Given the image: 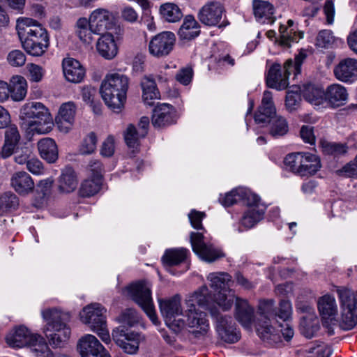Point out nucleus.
<instances>
[{"label": "nucleus", "mask_w": 357, "mask_h": 357, "mask_svg": "<svg viewBox=\"0 0 357 357\" xmlns=\"http://www.w3.org/2000/svg\"><path fill=\"white\" fill-rule=\"evenodd\" d=\"M211 301L212 298L206 285L201 287L185 301L187 308L184 314L186 318L184 321L185 326H187L191 328L192 333L196 337L206 335L210 328L206 314L197 307L209 310L211 315L214 316L215 312L213 310L214 304L211 303Z\"/></svg>", "instance_id": "1"}, {"label": "nucleus", "mask_w": 357, "mask_h": 357, "mask_svg": "<svg viewBox=\"0 0 357 357\" xmlns=\"http://www.w3.org/2000/svg\"><path fill=\"white\" fill-rule=\"evenodd\" d=\"M16 30L23 49L33 56L45 54L50 45L47 30L36 20L19 17L16 21Z\"/></svg>", "instance_id": "2"}, {"label": "nucleus", "mask_w": 357, "mask_h": 357, "mask_svg": "<svg viewBox=\"0 0 357 357\" xmlns=\"http://www.w3.org/2000/svg\"><path fill=\"white\" fill-rule=\"evenodd\" d=\"M41 314L45 321L43 332L50 344L54 348L64 347L70 336V328L68 326L70 314L53 307L42 310Z\"/></svg>", "instance_id": "3"}, {"label": "nucleus", "mask_w": 357, "mask_h": 357, "mask_svg": "<svg viewBox=\"0 0 357 357\" xmlns=\"http://www.w3.org/2000/svg\"><path fill=\"white\" fill-rule=\"evenodd\" d=\"M129 88V79L119 72L109 73L102 81L100 92L106 105L119 112L123 107Z\"/></svg>", "instance_id": "4"}, {"label": "nucleus", "mask_w": 357, "mask_h": 357, "mask_svg": "<svg viewBox=\"0 0 357 357\" xmlns=\"http://www.w3.org/2000/svg\"><path fill=\"white\" fill-rule=\"evenodd\" d=\"M20 118L26 128L33 133L47 134L54 127L50 109L42 102L29 101L20 109Z\"/></svg>", "instance_id": "5"}, {"label": "nucleus", "mask_w": 357, "mask_h": 357, "mask_svg": "<svg viewBox=\"0 0 357 357\" xmlns=\"http://www.w3.org/2000/svg\"><path fill=\"white\" fill-rule=\"evenodd\" d=\"M255 121L257 124L269 123V133L273 137L285 135L289 131L287 120L276 115V109L273 102V95L269 91L263 94L261 105L255 114Z\"/></svg>", "instance_id": "6"}, {"label": "nucleus", "mask_w": 357, "mask_h": 357, "mask_svg": "<svg viewBox=\"0 0 357 357\" xmlns=\"http://www.w3.org/2000/svg\"><path fill=\"white\" fill-rule=\"evenodd\" d=\"M275 301L273 299L262 300L258 305L256 330L259 337L266 344L275 345L281 342V334L273 324L275 313Z\"/></svg>", "instance_id": "7"}, {"label": "nucleus", "mask_w": 357, "mask_h": 357, "mask_svg": "<svg viewBox=\"0 0 357 357\" xmlns=\"http://www.w3.org/2000/svg\"><path fill=\"white\" fill-rule=\"evenodd\" d=\"M231 276L225 272L211 273L207 276L210 287L217 294L211 296L213 304H216L222 310H229L234 301V291L229 289Z\"/></svg>", "instance_id": "8"}, {"label": "nucleus", "mask_w": 357, "mask_h": 357, "mask_svg": "<svg viewBox=\"0 0 357 357\" xmlns=\"http://www.w3.org/2000/svg\"><path fill=\"white\" fill-rule=\"evenodd\" d=\"M105 313L106 309L102 305L94 303L82 309L79 312V318L104 342L107 343L110 341V336L107 328Z\"/></svg>", "instance_id": "9"}, {"label": "nucleus", "mask_w": 357, "mask_h": 357, "mask_svg": "<svg viewBox=\"0 0 357 357\" xmlns=\"http://www.w3.org/2000/svg\"><path fill=\"white\" fill-rule=\"evenodd\" d=\"M123 294L137 303L145 312L151 321L156 324L158 319L155 314L150 284L146 282H138L126 287Z\"/></svg>", "instance_id": "10"}, {"label": "nucleus", "mask_w": 357, "mask_h": 357, "mask_svg": "<svg viewBox=\"0 0 357 357\" xmlns=\"http://www.w3.org/2000/svg\"><path fill=\"white\" fill-rule=\"evenodd\" d=\"M341 308V326L351 330L357 324V301L351 289L346 287L335 286Z\"/></svg>", "instance_id": "11"}, {"label": "nucleus", "mask_w": 357, "mask_h": 357, "mask_svg": "<svg viewBox=\"0 0 357 357\" xmlns=\"http://www.w3.org/2000/svg\"><path fill=\"white\" fill-rule=\"evenodd\" d=\"M160 312L164 317L167 326L175 333H179L185 327L181 301L176 295L167 299L158 300Z\"/></svg>", "instance_id": "12"}, {"label": "nucleus", "mask_w": 357, "mask_h": 357, "mask_svg": "<svg viewBox=\"0 0 357 357\" xmlns=\"http://www.w3.org/2000/svg\"><path fill=\"white\" fill-rule=\"evenodd\" d=\"M190 239L192 250L201 259L213 262L225 257L220 248L207 241L204 232H191Z\"/></svg>", "instance_id": "13"}, {"label": "nucleus", "mask_w": 357, "mask_h": 357, "mask_svg": "<svg viewBox=\"0 0 357 357\" xmlns=\"http://www.w3.org/2000/svg\"><path fill=\"white\" fill-rule=\"evenodd\" d=\"M225 10L223 5L219 1H208L199 10V20L202 23L209 26H225Z\"/></svg>", "instance_id": "14"}, {"label": "nucleus", "mask_w": 357, "mask_h": 357, "mask_svg": "<svg viewBox=\"0 0 357 357\" xmlns=\"http://www.w3.org/2000/svg\"><path fill=\"white\" fill-rule=\"evenodd\" d=\"M176 36L172 31H162L153 36L148 45L149 54L155 58L168 56L174 49Z\"/></svg>", "instance_id": "15"}, {"label": "nucleus", "mask_w": 357, "mask_h": 357, "mask_svg": "<svg viewBox=\"0 0 357 357\" xmlns=\"http://www.w3.org/2000/svg\"><path fill=\"white\" fill-rule=\"evenodd\" d=\"M255 199H250L245 204L247 209L242 215L240 224L246 229L254 227L264 218L266 206L261 202V199L257 195H256Z\"/></svg>", "instance_id": "16"}, {"label": "nucleus", "mask_w": 357, "mask_h": 357, "mask_svg": "<svg viewBox=\"0 0 357 357\" xmlns=\"http://www.w3.org/2000/svg\"><path fill=\"white\" fill-rule=\"evenodd\" d=\"M94 34H102L112 25L114 15L112 11L104 8L93 10L87 19Z\"/></svg>", "instance_id": "17"}, {"label": "nucleus", "mask_w": 357, "mask_h": 357, "mask_svg": "<svg viewBox=\"0 0 357 357\" xmlns=\"http://www.w3.org/2000/svg\"><path fill=\"white\" fill-rule=\"evenodd\" d=\"M78 349L82 357H110L98 340L91 334L79 339Z\"/></svg>", "instance_id": "18"}, {"label": "nucleus", "mask_w": 357, "mask_h": 357, "mask_svg": "<svg viewBox=\"0 0 357 357\" xmlns=\"http://www.w3.org/2000/svg\"><path fill=\"white\" fill-rule=\"evenodd\" d=\"M76 112L77 106L72 101L64 102L60 106L55 118L56 125L60 132L68 133L71 130L75 123Z\"/></svg>", "instance_id": "19"}, {"label": "nucleus", "mask_w": 357, "mask_h": 357, "mask_svg": "<svg viewBox=\"0 0 357 357\" xmlns=\"http://www.w3.org/2000/svg\"><path fill=\"white\" fill-rule=\"evenodd\" d=\"M291 72V69L287 71L280 63H273L266 75L267 86L278 91L285 89L289 85V76Z\"/></svg>", "instance_id": "20"}, {"label": "nucleus", "mask_w": 357, "mask_h": 357, "mask_svg": "<svg viewBox=\"0 0 357 357\" xmlns=\"http://www.w3.org/2000/svg\"><path fill=\"white\" fill-rule=\"evenodd\" d=\"M292 313V307L291 303L287 300H282L280 303L279 311L276 315L282 319L284 323L278 324L274 322V326H278L280 329H278L281 334V339L283 337L285 340H290L294 336V329L287 322L291 318Z\"/></svg>", "instance_id": "21"}, {"label": "nucleus", "mask_w": 357, "mask_h": 357, "mask_svg": "<svg viewBox=\"0 0 357 357\" xmlns=\"http://www.w3.org/2000/svg\"><path fill=\"white\" fill-rule=\"evenodd\" d=\"M176 121V114L173 106L167 103H160L153 111L152 124L155 127L171 125Z\"/></svg>", "instance_id": "22"}, {"label": "nucleus", "mask_w": 357, "mask_h": 357, "mask_svg": "<svg viewBox=\"0 0 357 357\" xmlns=\"http://www.w3.org/2000/svg\"><path fill=\"white\" fill-rule=\"evenodd\" d=\"M337 79L345 83H352L357 79V60L347 58L341 60L334 68Z\"/></svg>", "instance_id": "23"}, {"label": "nucleus", "mask_w": 357, "mask_h": 357, "mask_svg": "<svg viewBox=\"0 0 357 357\" xmlns=\"http://www.w3.org/2000/svg\"><path fill=\"white\" fill-rule=\"evenodd\" d=\"M62 68L66 79L70 82L79 83L85 76V69L75 59L64 58L62 61Z\"/></svg>", "instance_id": "24"}, {"label": "nucleus", "mask_w": 357, "mask_h": 357, "mask_svg": "<svg viewBox=\"0 0 357 357\" xmlns=\"http://www.w3.org/2000/svg\"><path fill=\"white\" fill-rule=\"evenodd\" d=\"M256 199V194L250 190L245 188H236L226 193L225 195H220L219 201L220 204L227 207L230 206L238 202H243L245 204L250 199Z\"/></svg>", "instance_id": "25"}, {"label": "nucleus", "mask_w": 357, "mask_h": 357, "mask_svg": "<svg viewBox=\"0 0 357 357\" xmlns=\"http://www.w3.org/2000/svg\"><path fill=\"white\" fill-rule=\"evenodd\" d=\"M98 54L105 59H114L118 53V46L114 35L110 33H102L96 43Z\"/></svg>", "instance_id": "26"}, {"label": "nucleus", "mask_w": 357, "mask_h": 357, "mask_svg": "<svg viewBox=\"0 0 357 357\" xmlns=\"http://www.w3.org/2000/svg\"><path fill=\"white\" fill-rule=\"evenodd\" d=\"M235 318L245 328H251L254 318V308L246 300L235 296Z\"/></svg>", "instance_id": "27"}, {"label": "nucleus", "mask_w": 357, "mask_h": 357, "mask_svg": "<svg viewBox=\"0 0 357 357\" xmlns=\"http://www.w3.org/2000/svg\"><path fill=\"white\" fill-rule=\"evenodd\" d=\"M253 10L256 20L260 24H273L275 22V10L268 1H253Z\"/></svg>", "instance_id": "28"}, {"label": "nucleus", "mask_w": 357, "mask_h": 357, "mask_svg": "<svg viewBox=\"0 0 357 357\" xmlns=\"http://www.w3.org/2000/svg\"><path fill=\"white\" fill-rule=\"evenodd\" d=\"M216 330L220 337L227 342L233 343L240 338L239 333L232 324L231 317L217 318Z\"/></svg>", "instance_id": "29"}, {"label": "nucleus", "mask_w": 357, "mask_h": 357, "mask_svg": "<svg viewBox=\"0 0 357 357\" xmlns=\"http://www.w3.org/2000/svg\"><path fill=\"white\" fill-rule=\"evenodd\" d=\"M347 99L346 88L339 84L330 85L324 92V100L333 107L344 105Z\"/></svg>", "instance_id": "30"}, {"label": "nucleus", "mask_w": 357, "mask_h": 357, "mask_svg": "<svg viewBox=\"0 0 357 357\" xmlns=\"http://www.w3.org/2000/svg\"><path fill=\"white\" fill-rule=\"evenodd\" d=\"M13 189L21 195H26L33 192L35 184L31 176L25 172L15 173L10 179Z\"/></svg>", "instance_id": "31"}, {"label": "nucleus", "mask_w": 357, "mask_h": 357, "mask_svg": "<svg viewBox=\"0 0 357 357\" xmlns=\"http://www.w3.org/2000/svg\"><path fill=\"white\" fill-rule=\"evenodd\" d=\"M280 38L278 43L283 47L288 48L291 43H297L303 38L302 33H297L294 21L289 20L285 24H281L279 29Z\"/></svg>", "instance_id": "32"}, {"label": "nucleus", "mask_w": 357, "mask_h": 357, "mask_svg": "<svg viewBox=\"0 0 357 357\" xmlns=\"http://www.w3.org/2000/svg\"><path fill=\"white\" fill-rule=\"evenodd\" d=\"M33 333L25 326H21L10 331L6 337L7 344L13 348L26 347Z\"/></svg>", "instance_id": "33"}, {"label": "nucleus", "mask_w": 357, "mask_h": 357, "mask_svg": "<svg viewBox=\"0 0 357 357\" xmlns=\"http://www.w3.org/2000/svg\"><path fill=\"white\" fill-rule=\"evenodd\" d=\"M319 312L323 319L332 321L337 314V305L334 296L326 294L317 303Z\"/></svg>", "instance_id": "34"}, {"label": "nucleus", "mask_w": 357, "mask_h": 357, "mask_svg": "<svg viewBox=\"0 0 357 357\" xmlns=\"http://www.w3.org/2000/svg\"><path fill=\"white\" fill-rule=\"evenodd\" d=\"M38 149L41 158L50 163H53L58 159L57 145L52 138L45 137L38 141Z\"/></svg>", "instance_id": "35"}, {"label": "nucleus", "mask_w": 357, "mask_h": 357, "mask_svg": "<svg viewBox=\"0 0 357 357\" xmlns=\"http://www.w3.org/2000/svg\"><path fill=\"white\" fill-rule=\"evenodd\" d=\"M28 84L26 79L21 75H15L10 79L9 90L14 101L23 100L27 93Z\"/></svg>", "instance_id": "36"}, {"label": "nucleus", "mask_w": 357, "mask_h": 357, "mask_svg": "<svg viewBox=\"0 0 357 357\" xmlns=\"http://www.w3.org/2000/svg\"><path fill=\"white\" fill-rule=\"evenodd\" d=\"M77 178L75 171L70 167H66L61 172L59 181V189L63 192L74 191L77 186Z\"/></svg>", "instance_id": "37"}, {"label": "nucleus", "mask_w": 357, "mask_h": 357, "mask_svg": "<svg viewBox=\"0 0 357 357\" xmlns=\"http://www.w3.org/2000/svg\"><path fill=\"white\" fill-rule=\"evenodd\" d=\"M321 168L319 158L310 153H304L299 176H307L314 174Z\"/></svg>", "instance_id": "38"}, {"label": "nucleus", "mask_w": 357, "mask_h": 357, "mask_svg": "<svg viewBox=\"0 0 357 357\" xmlns=\"http://www.w3.org/2000/svg\"><path fill=\"white\" fill-rule=\"evenodd\" d=\"M36 357H52V353L45 340L38 334H33L27 346Z\"/></svg>", "instance_id": "39"}, {"label": "nucleus", "mask_w": 357, "mask_h": 357, "mask_svg": "<svg viewBox=\"0 0 357 357\" xmlns=\"http://www.w3.org/2000/svg\"><path fill=\"white\" fill-rule=\"evenodd\" d=\"M116 341L125 352L134 354L139 349V335L133 332L123 333L116 339Z\"/></svg>", "instance_id": "40"}, {"label": "nucleus", "mask_w": 357, "mask_h": 357, "mask_svg": "<svg viewBox=\"0 0 357 357\" xmlns=\"http://www.w3.org/2000/svg\"><path fill=\"white\" fill-rule=\"evenodd\" d=\"M188 255L189 250L183 248L170 249L165 252L162 260L166 265L176 266L185 262Z\"/></svg>", "instance_id": "41"}, {"label": "nucleus", "mask_w": 357, "mask_h": 357, "mask_svg": "<svg viewBox=\"0 0 357 357\" xmlns=\"http://www.w3.org/2000/svg\"><path fill=\"white\" fill-rule=\"evenodd\" d=\"M199 33V25L195 17L187 15L179 29L178 35L181 38L190 40L197 36Z\"/></svg>", "instance_id": "42"}, {"label": "nucleus", "mask_w": 357, "mask_h": 357, "mask_svg": "<svg viewBox=\"0 0 357 357\" xmlns=\"http://www.w3.org/2000/svg\"><path fill=\"white\" fill-rule=\"evenodd\" d=\"M142 99L145 104L151 105L154 100L160 98V93L156 87L155 81L149 77L142 80Z\"/></svg>", "instance_id": "43"}, {"label": "nucleus", "mask_w": 357, "mask_h": 357, "mask_svg": "<svg viewBox=\"0 0 357 357\" xmlns=\"http://www.w3.org/2000/svg\"><path fill=\"white\" fill-rule=\"evenodd\" d=\"M102 185V178H100V175L97 174L94 176H89V178L85 179L80 185L79 194L82 197H91L93 196L100 189Z\"/></svg>", "instance_id": "44"}, {"label": "nucleus", "mask_w": 357, "mask_h": 357, "mask_svg": "<svg viewBox=\"0 0 357 357\" xmlns=\"http://www.w3.org/2000/svg\"><path fill=\"white\" fill-rule=\"evenodd\" d=\"M160 13L162 17L168 22H176L183 17L179 7L173 3L162 4L160 7Z\"/></svg>", "instance_id": "45"}, {"label": "nucleus", "mask_w": 357, "mask_h": 357, "mask_svg": "<svg viewBox=\"0 0 357 357\" xmlns=\"http://www.w3.org/2000/svg\"><path fill=\"white\" fill-rule=\"evenodd\" d=\"M303 95L307 102L314 105H321L324 100V91L313 84L306 85L303 90Z\"/></svg>", "instance_id": "46"}, {"label": "nucleus", "mask_w": 357, "mask_h": 357, "mask_svg": "<svg viewBox=\"0 0 357 357\" xmlns=\"http://www.w3.org/2000/svg\"><path fill=\"white\" fill-rule=\"evenodd\" d=\"M76 34L84 43L89 44L93 40V32L91 31V24L86 17L78 19L76 23Z\"/></svg>", "instance_id": "47"}, {"label": "nucleus", "mask_w": 357, "mask_h": 357, "mask_svg": "<svg viewBox=\"0 0 357 357\" xmlns=\"http://www.w3.org/2000/svg\"><path fill=\"white\" fill-rule=\"evenodd\" d=\"M143 137H141V135H139V130L132 124L127 127L124 132L126 143L128 146L132 150V152L137 151L139 146V140Z\"/></svg>", "instance_id": "48"}, {"label": "nucleus", "mask_w": 357, "mask_h": 357, "mask_svg": "<svg viewBox=\"0 0 357 357\" xmlns=\"http://www.w3.org/2000/svg\"><path fill=\"white\" fill-rule=\"evenodd\" d=\"M321 145L324 153L335 157L343 155L348 151V146L346 144L323 141L321 142Z\"/></svg>", "instance_id": "49"}, {"label": "nucleus", "mask_w": 357, "mask_h": 357, "mask_svg": "<svg viewBox=\"0 0 357 357\" xmlns=\"http://www.w3.org/2000/svg\"><path fill=\"white\" fill-rule=\"evenodd\" d=\"M304 153H292L288 154L284 160L285 167L293 173L299 175Z\"/></svg>", "instance_id": "50"}, {"label": "nucleus", "mask_w": 357, "mask_h": 357, "mask_svg": "<svg viewBox=\"0 0 357 357\" xmlns=\"http://www.w3.org/2000/svg\"><path fill=\"white\" fill-rule=\"evenodd\" d=\"M97 137L94 132H90L83 139L79 151L82 155L93 153L96 149Z\"/></svg>", "instance_id": "51"}, {"label": "nucleus", "mask_w": 357, "mask_h": 357, "mask_svg": "<svg viewBox=\"0 0 357 357\" xmlns=\"http://www.w3.org/2000/svg\"><path fill=\"white\" fill-rule=\"evenodd\" d=\"M300 88L297 86H294L292 89L287 91L285 105L287 109L289 111L295 110L299 105L301 101V96L299 91Z\"/></svg>", "instance_id": "52"}, {"label": "nucleus", "mask_w": 357, "mask_h": 357, "mask_svg": "<svg viewBox=\"0 0 357 357\" xmlns=\"http://www.w3.org/2000/svg\"><path fill=\"white\" fill-rule=\"evenodd\" d=\"M334 41L335 37L333 33L328 30H323L317 37L316 45L319 47L328 48L333 44Z\"/></svg>", "instance_id": "53"}, {"label": "nucleus", "mask_w": 357, "mask_h": 357, "mask_svg": "<svg viewBox=\"0 0 357 357\" xmlns=\"http://www.w3.org/2000/svg\"><path fill=\"white\" fill-rule=\"evenodd\" d=\"M26 56L21 51L15 50L10 52L7 56L8 63L13 67H21L26 63Z\"/></svg>", "instance_id": "54"}, {"label": "nucleus", "mask_w": 357, "mask_h": 357, "mask_svg": "<svg viewBox=\"0 0 357 357\" xmlns=\"http://www.w3.org/2000/svg\"><path fill=\"white\" fill-rule=\"evenodd\" d=\"M26 68L29 73L30 81L39 82L43 79L45 70L42 66L31 63L27 64Z\"/></svg>", "instance_id": "55"}, {"label": "nucleus", "mask_w": 357, "mask_h": 357, "mask_svg": "<svg viewBox=\"0 0 357 357\" xmlns=\"http://www.w3.org/2000/svg\"><path fill=\"white\" fill-rule=\"evenodd\" d=\"M336 172L339 176L357 178V155L353 160L345 165L342 169L337 170Z\"/></svg>", "instance_id": "56"}, {"label": "nucleus", "mask_w": 357, "mask_h": 357, "mask_svg": "<svg viewBox=\"0 0 357 357\" xmlns=\"http://www.w3.org/2000/svg\"><path fill=\"white\" fill-rule=\"evenodd\" d=\"M306 55L303 53L300 52L295 58V61H293L291 59H288L284 63V68L286 70H289V69H291L293 70V73L295 75L299 74L301 72V66L303 61V60L305 59Z\"/></svg>", "instance_id": "57"}, {"label": "nucleus", "mask_w": 357, "mask_h": 357, "mask_svg": "<svg viewBox=\"0 0 357 357\" xmlns=\"http://www.w3.org/2000/svg\"><path fill=\"white\" fill-rule=\"evenodd\" d=\"M306 55L303 53L300 52L295 58V61H293L291 59H288L284 63V68L286 70H289V69H291L293 70V73L295 75L299 74L301 72V66L303 61V60L305 59Z\"/></svg>", "instance_id": "58"}, {"label": "nucleus", "mask_w": 357, "mask_h": 357, "mask_svg": "<svg viewBox=\"0 0 357 357\" xmlns=\"http://www.w3.org/2000/svg\"><path fill=\"white\" fill-rule=\"evenodd\" d=\"M1 211L15 209L18 206V198L13 193H5L1 195Z\"/></svg>", "instance_id": "59"}, {"label": "nucleus", "mask_w": 357, "mask_h": 357, "mask_svg": "<svg viewBox=\"0 0 357 357\" xmlns=\"http://www.w3.org/2000/svg\"><path fill=\"white\" fill-rule=\"evenodd\" d=\"M115 151V139L113 136H108L103 142L100 154L104 157H111Z\"/></svg>", "instance_id": "60"}, {"label": "nucleus", "mask_w": 357, "mask_h": 357, "mask_svg": "<svg viewBox=\"0 0 357 357\" xmlns=\"http://www.w3.org/2000/svg\"><path fill=\"white\" fill-rule=\"evenodd\" d=\"M118 319L121 324L131 326L138 321V317L135 310L127 309L119 316Z\"/></svg>", "instance_id": "61"}, {"label": "nucleus", "mask_w": 357, "mask_h": 357, "mask_svg": "<svg viewBox=\"0 0 357 357\" xmlns=\"http://www.w3.org/2000/svg\"><path fill=\"white\" fill-rule=\"evenodd\" d=\"M204 217V213L196 210H192L188 214V218L192 227L198 230H203L204 231H205L202 227V221Z\"/></svg>", "instance_id": "62"}, {"label": "nucleus", "mask_w": 357, "mask_h": 357, "mask_svg": "<svg viewBox=\"0 0 357 357\" xmlns=\"http://www.w3.org/2000/svg\"><path fill=\"white\" fill-rule=\"evenodd\" d=\"M27 169L34 175H42L45 169L42 162L36 158H31L26 165Z\"/></svg>", "instance_id": "63"}, {"label": "nucleus", "mask_w": 357, "mask_h": 357, "mask_svg": "<svg viewBox=\"0 0 357 357\" xmlns=\"http://www.w3.org/2000/svg\"><path fill=\"white\" fill-rule=\"evenodd\" d=\"M300 135L305 143L311 145L315 144V136L312 127L310 126H303L301 129Z\"/></svg>", "instance_id": "64"}]
</instances>
